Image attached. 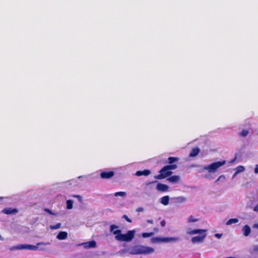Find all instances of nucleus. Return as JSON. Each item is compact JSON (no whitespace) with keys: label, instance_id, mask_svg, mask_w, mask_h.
I'll return each instance as SVG.
<instances>
[{"label":"nucleus","instance_id":"1","mask_svg":"<svg viewBox=\"0 0 258 258\" xmlns=\"http://www.w3.org/2000/svg\"><path fill=\"white\" fill-rule=\"evenodd\" d=\"M207 230L206 229H188L186 230V233L189 235L199 234L200 235L192 237L191 242L193 243L202 242L207 236Z\"/></svg>","mask_w":258,"mask_h":258},{"label":"nucleus","instance_id":"2","mask_svg":"<svg viewBox=\"0 0 258 258\" xmlns=\"http://www.w3.org/2000/svg\"><path fill=\"white\" fill-rule=\"evenodd\" d=\"M177 168V165H168L164 166L159 171V174L155 175L154 178L157 179H162L165 178L172 174L171 170H174Z\"/></svg>","mask_w":258,"mask_h":258},{"label":"nucleus","instance_id":"3","mask_svg":"<svg viewBox=\"0 0 258 258\" xmlns=\"http://www.w3.org/2000/svg\"><path fill=\"white\" fill-rule=\"evenodd\" d=\"M154 251V249L152 247L143 245H136L132 248L130 253L133 255L148 254L153 253Z\"/></svg>","mask_w":258,"mask_h":258},{"label":"nucleus","instance_id":"4","mask_svg":"<svg viewBox=\"0 0 258 258\" xmlns=\"http://www.w3.org/2000/svg\"><path fill=\"white\" fill-rule=\"evenodd\" d=\"M136 231L135 230H129L125 234H122L115 235V238L119 241L129 242L132 241L135 237Z\"/></svg>","mask_w":258,"mask_h":258},{"label":"nucleus","instance_id":"5","mask_svg":"<svg viewBox=\"0 0 258 258\" xmlns=\"http://www.w3.org/2000/svg\"><path fill=\"white\" fill-rule=\"evenodd\" d=\"M226 163L225 160L213 162L203 167L204 170H207L209 173H215L220 167L224 165Z\"/></svg>","mask_w":258,"mask_h":258},{"label":"nucleus","instance_id":"6","mask_svg":"<svg viewBox=\"0 0 258 258\" xmlns=\"http://www.w3.org/2000/svg\"><path fill=\"white\" fill-rule=\"evenodd\" d=\"M42 243H38L36 245H31V244H20L17 245L13 247L12 249H28V250H36L38 249V245H40Z\"/></svg>","mask_w":258,"mask_h":258},{"label":"nucleus","instance_id":"7","mask_svg":"<svg viewBox=\"0 0 258 258\" xmlns=\"http://www.w3.org/2000/svg\"><path fill=\"white\" fill-rule=\"evenodd\" d=\"M18 212V210L16 208L7 207L2 210V213L6 215H16Z\"/></svg>","mask_w":258,"mask_h":258},{"label":"nucleus","instance_id":"8","mask_svg":"<svg viewBox=\"0 0 258 258\" xmlns=\"http://www.w3.org/2000/svg\"><path fill=\"white\" fill-rule=\"evenodd\" d=\"M155 239L159 242H170V241H177L179 240L178 237H156Z\"/></svg>","mask_w":258,"mask_h":258},{"label":"nucleus","instance_id":"9","mask_svg":"<svg viewBox=\"0 0 258 258\" xmlns=\"http://www.w3.org/2000/svg\"><path fill=\"white\" fill-rule=\"evenodd\" d=\"M114 175V171H103L100 174V177L103 179H109L113 177Z\"/></svg>","mask_w":258,"mask_h":258},{"label":"nucleus","instance_id":"10","mask_svg":"<svg viewBox=\"0 0 258 258\" xmlns=\"http://www.w3.org/2000/svg\"><path fill=\"white\" fill-rule=\"evenodd\" d=\"M157 190L161 192H165L168 190L169 186L166 184L158 183L156 186Z\"/></svg>","mask_w":258,"mask_h":258},{"label":"nucleus","instance_id":"11","mask_svg":"<svg viewBox=\"0 0 258 258\" xmlns=\"http://www.w3.org/2000/svg\"><path fill=\"white\" fill-rule=\"evenodd\" d=\"M118 226L112 224L110 226V231L113 234L117 235V234H119L121 232V230L118 229Z\"/></svg>","mask_w":258,"mask_h":258},{"label":"nucleus","instance_id":"12","mask_svg":"<svg viewBox=\"0 0 258 258\" xmlns=\"http://www.w3.org/2000/svg\"><path fill=\"white\" fill-rule=\"evenodd\" d=\"M151 174V171L149 169H145L143 171H138L135 175L138 176H148Z\"/></svg>","mask_w":258,"mask_h":258},{"label":"nucleus","instance_id":"13","mask_svg":"<svg viewBox=\"0 0 258 258\" xmlns=\"http://www.w3.org/2000/svg\"><path fill=\"white\" fill-rule=\"evenodd\" d=\"M242 231L243 234L245 236H247L250 234V232H251V229H250V227L248 225H245L243 227Z\"/></svg>","mask_w":258,"mask_h":258},{"label":"nucleus","instance_id":"14","mask_svg":"<svg viewBox=\"0 0 258 258\" xmlns=\"http://www.w3.org/2000/svg\"><path fill=\"white\" fill-rule=\"evenodd\" d=\"M200 152V149L198 147L194 148L191 149L189 156L190 157H196L199 154Z\"/></svg>","mask_w":258,"mask_h":258},{"label":"nucleus","instance_id":"15","mask_svg":"<svg viewBox=\"0 0 258 258\" xmlns=\"http://www.w3.org/2000/svg\"><path fill=\"white\" fill-rule=\"evenodd\" d=\"M84 247L86 248L95 247L96 246V242L94 240L90 241L84 243Z\"/></svg>","mask_w":258,"mask_h":258},{"label":"nucleus","instance_id":"16","mask_svg":"<svg viewBox=\"0 0 258 258\" xmlns=\"http://www.w3.org/2000/svg\"><path fill=\"white\" fill-rule=\"evenodd\" d=\"M68 233L66 231L60 232L56 236V238L59 240L66 239L68 237Z\"/></svg>","mask_w":258,"mask_h":258},{"label":"nucleus","instance_id":"17","mask_svg":"<svg viewBox=\"0 0 258 258\" xmlns=\"http://www.w3.org/2000/svg\"><path fill=\"white\" fill-rule=\"evenodd\" d=\"M167 180L171 183H176L179 181V176L178 175H173L169 177Z\"/></svg>","mask_w":258,"mask_h":258},{"label":"nucleus","instance_id":"18","mask_svg":"<svg viewBox=\"0 0 258 258\" xmlns=\"http://www.w3.org/2000/svg\"><path fill=\"white\" fill-rule=\"evenodd\" d=\"M169 201V197L168 196H165L162 197L160 199V202L163 205L166 206L168 205Z\"/></svg>","mask_w":258,"mask_h":258},{"label":"nucleus","instance_id":"19","mask_svg":"<svg viewBox=\"0 0 258 258\" xmlns=\"http://www.w3.org/2000/svg\"><path fill=\"white\" fill-rule=\"evenodd\" d=\"M179 160V158L176 157H169L168 158V163L169 165H175L173 164L174 162H177Z\"/></svg>","mask_w":258,"mask_h":258},{"label":"nucleus","instance_id":"20","mask_svg":"<svg viewBox=\"0 0 258 258\" xmlns=\"http://www.w3.org/2000/svg\"><path fill=\"white\" fill-rule=\"evenodd\" d=\"M245 168L242 166H239L236 168V171L233 174V177L236 176L238 173L243 172Z\"/></svg>","mask_w":258,"mask_h":258},{"label":"nucleus","instance_id":"21","mask_svg":"<svg viewBox=\"0 0 258 258\" xmlns=\"http://www.w3.org/2000/svg\"><path fill=\"white\" fill-rule=\"evenodd\" d=\"M238 222V219L237 218H232L228 220L226 222L227 225H231L233 223H237Z\"/></svg>","mask_w":258,"mask_h":258},{"label":"nucleus","instance_id":"22","mask_svg":"<svg viewBox=\"0 0 258 258\" xmlns=\"http://www.w3.org/2000/svg\"><path fill=\"white\" fill-rule=\"evenodd\" d=\"M73 201L71 200H68L67 201V208L68 209H72L73 207Z\"/></svg>","mask_w":258,"mask_h":258},{"label":"nucleus","instance_id":"23","mask_svg":"<svg viewBox=\"0 0 258 258\" xmlns=\"http://www.w3.org/2000/svg\"><path fill=\"white\" fill-rule=\"evenodd\" d=\"M249 130H242L239 133V135L242 137H246L249 134Z\"/></svg>","mask_w":258,"mask_h":258},{"label":"nucleus","instance_id":"24","mask_svg":"<svg viewBox=\"0 0 258 258\" xmlns=\"http://www.w3.org/2000/svg\"><path fill=\"white\" fill-rule=\"evenodd\" d=\"M176 200L178 203H184L186 201V199L183 197H179L176 198Z\"/></svg>","mask_w":258,"mask_h":258},{"label":"nucleus","instance_id":"25","mask_svg":"<svg viewBox=\"0 0 258 258\" xmlns=\"http://www.w3.org/2000/svg\"><path fill=\"white\" fill-rule=\"evenodd\" d=\"M199 221L198 219L195 218L192 215H191L189 218L187 220V222L190 223V222H195Z\"/></svg>","mask_w":258,"mask_h":258},{"label":"nucleus","instance_id":"26","mask_svg":"<svg viewBox=\"0 0 258 258\" xmlns=\"http://www.w3.org/2000/svg\"><path fill=\"white\" fill-rule=\"evenodd\" d=\"M126 192H124V191H118V192H116L114 194V196L115 197H117V196L125 197V196H126Z\"/></svg>","mask_w":258,"mask_h":258},{"label":"nucleus","instance_id":"27","mask_svg":"<svg viewBox=\"0 0 258 258\" xmlns=\"http://www.w3.org/2000/svg\"><path fill=\"white\" fill-rule=\"evenodd\" d=\"M153 235V232H145L142 233V236L144 238L149 237Z\"/></svg>","mask_w":258,"mask_h":258},{"label":"nucleus","instance_id":"28","mask_svg":"<svg viewBox=\"0 0 258 258\" xmlns=\"http://www.w3.org/2000/svg\"><path fill=\"white\" fill-rule=\"evenodd\" d=\"M61 226L60 223H57V224L55 225H50L49 226V228L51 229H57L59 228Z\"/></svg>","mask_w":258,"mask_h":258},{"label":"nucleus","instance_id":"29","mask_svg":"<svg viewBox=\"0 0 258 258\" xmlns=\"http://www.w3.org/2000/svg\"><path fill=\"white\" fill-rule=\"evenodd\" d=\"M122 218L125 219L126 221H127L129 223L132 222V220L131 219H130L126 215H124L122 217Z\"/></svg>","mask_w":258,"mask_h":258},{"label":"nucleus","instance_id":"30","mask_svg":"<svg viewBox=\"0 0 258 258\" xmlns=\"http://www.w3.org/2000/svg\"><path fill=\"white\" fill-rule=\"evenodd\" d=\"M73 197L77 198L80 202L82 201V198L80 195H74Z\"/></svg>","mask_w":258,"mask_h":258},{"label":"nucleus","instance_id":"31","mask_svg":"<svg viewBox=\"0 0 258 258\" xmlns=\"http://www.w3.org/2000/svg\"><path fill=\"white\" fill-rule=\"evenodd\" d=\"M160 224L161 225L162 227H164L166 225V221L165 220H163L162 221H161L160 222Z\"/></svg>","mask_w":258,"mask_h":258},{"label":"nucleus","instance_id":"32","mask_svg":"<svg viewBox=\"0 0 258 258\" xmlns=\"http://www.w3.org/2000/svg\"><path fill=\"white\" fill-rule=\"evenodd\" d=\"M223 178V179H224V178H225V176H224V175H220V176L218 177V178L216 180V182L218 181H219V180H220V179H221V178Z\"/></svg>","mask_w":258,"mask_h":258},{"label":"nucleus","instance_id":"33","mask_svg":"<svg viewBox=\"0 0 258 258\" xmlns=\"http://www.w3.org/2000/svg\"><path fill=\"white\" fill-rule=\"evenodd\" d=\"M222 235V234L217 233L215 234V236L218 238H220Z\"/></svg>","mask_w":258,"mask_h":258},{"label":"nucleus","instance_id":"34","mask_svg":"<svg viewBox=\"0 0 258 258\" xmlns=\"http://www.w3.org/2000/svg\"><path fill=\"white\" fill-rule=\"evenodd\" d=\"M254 172L255 173H258V165H256L254 168Z\"/></svg>","mask_w":258,"mask_h":258},{"label":"nucleus","instance_id":"35","mask_svg":"<svg viewBox=\"0 0 258 258\" xmlns=\"http://www.w3.org/2000/svg\"><path fill=\"white\" fill-rule=\"evenodd\" d=\"M147 223H150V224H153V220L152 219L147 220Z\"/></svg>","mask_w":258,"mask_h":258},{"label":"nucleus","instance_id":"36","mask_svg":"<svg viewBox=\"0 0 258 258\" xmlns=\"http://www.w3.org/2000/svg\"><path fill=\"white\" fill-rule=\"evenodd\" d=\"M253 210L255 212H258V205L254 207Z\"/></svg>","mask_w":258,"mask_h":258},{"label":"nucleus","instance_id":"37","mask_svg":"<svg viewBox=\"0 0 258 258\" xmlns=\"http://www.w3.org/2000/svg\"><path fill=\"white\" fill-rule=\"evenodd\" d=\"M143 211V208H139L137 209V211L138 212H141Z\"/></svg>","mask_w":258,"mask_h":258},{"label":"nucleus","instance_id":"38","mask_svg":"<svg viewBox=\"0 0 258 258\" xmlns=\"http://www.w3.org/2000/svg\"><path fill=\"white\" fill-rule=\"evenodd\" d=\"M253 228L258 229V224H255L253 226Z\"/></svg>","mask_w":258,"mask_h":258},{"label":"nucleus","instance_id":"39","mask_svg":"<svg viewBox=\"0 0 258 258\" xmlns=\"http://www.w3.org/2000/svg\"><path fill=\"white\" fill-rule=\"evenodd\" d=\"M154 231L155 232H158L159 231V229L158 228H154Z\"/></svg>","mask_w":258,"mask_h":258},{"label":"nucleus","instance_id":"40","mask_svg":"<svg viewBox=\"0 0 258 258\" xmlns=\"http://www.w3.org/2000/svg\"><path fill=\"white\" fill-rule=\"evenodd\" d=\"M157 182L156 181H152V182H149V184L155 183V182Z\"/></svg>","mask_w":258,"mask_h":258},{"label":"nucleus","instance_id":"41","mask_svg":"<svg viewBox=\"0 0 258 258\" xmlns=\"http://www.w3.org/2000/svg\"><path fill=\"white\" fill-rule=\"evenodd\" d=\"M45 210L46 211V212H48V209H45Z\"/></svg>","mask_w":258,"mask_h":258},{"label":"nucleus","instance_id":"42","mask_svg":"<svg viewBox=\"0 0 258 258\" xmlns=\"http://www.w3.org/2000/svg\"><path fill=\"white\" fill-rule=\"evenodd\" d=\"M52 214V212H51L50 210H49V214Z\"/></svg>","mask_w":258,"mask_h":258},{"label":"nucleus","instance_id":"43","mask_svg":"<svg viewBox=\"0 0 258 258\" xmlns=\"http://www.w3.org/2000/svg\"><path fill=\"white\" fill-rule=\"evenodd\" d=\"M2 239V237L1 236V235H0V239Z\"/></svg>","mask_w":258,"mask_h":258},{"label":"nucleus","instance_id":"44","mask_svg":"<svg viewBox=\"0 0 258 258\" xmlns=\"http://www.w3.org/2000/svg\"><path fill=\"white\" fill-rule=\"evenodd\" d=\"M3 199V198L0 197V199Z\"/></svg>","mask_w":258,"mask_h":258}]
</instances>
